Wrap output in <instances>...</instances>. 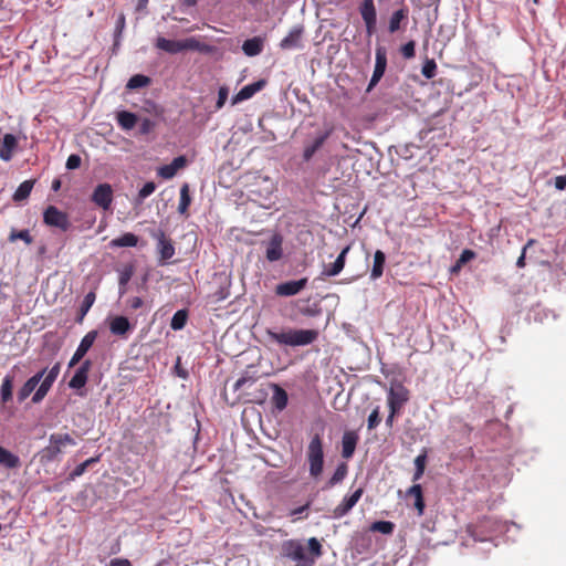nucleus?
I'll return each mask as SVG.
<instances>
[{
	"mask_svg": "<svg viewBox=\"0 0 566 566\" xmlns=\"http://www.w3.org/2000/svg\"><path fill=\"white\" fill-rule=\"evenodd\" d=\"M406 497L413 499V506L417 510L419 516L423 515L426 503L423 499V492L420 484L416 483L406 491Z\"/></svg>",
	"mask_w": 566,
	"mask_h": 566,
	"instance_id": "393cba45",
	"label": "nucleus"
},
{
	"mask_svg": "<svg viewBox=\"0 0 566 566\" xmlns=\"http://www.w3.org/2000/svg\"><path fill=\"white\" fill-rule=\"evenodd\" d=\"M408 15V10L405 8H401L397 11H395L389 20L388 30L390 33H395L400 29L401 21L406 20Z\"/></svg>",
	"mask_w": 566,
	"mask_h": 566,
	"instance_id": "e433bc0d",
	"label": "nucleus"
},
{
	"mask_svg": "<svg viewBox=\"0 0 566 566\" xmlns=\"http://www.w3.org/2000/svg\"><path fill=\"white\" fill-rule=\"evenodd\" d=\"M364 489L358 488L356 491H354L350 495H346L342 502L334 507L332 511V516L334 518H342L345 515H347L352 509L357 504V502L363 496Z\"/></svg>",
	"mask_w": 566,
	"mask_h": 566,
	"instance_id": "9b49d317",
	"label": "nucleus"
},
{
	"mask_svg": "<svg viewBox=\"0 0 566 566\" xmlns=\"http://www.w3.org/2000/svg\"><path fill=\"white\" fill-rule=\"evenodd\" d=\"M308 553L298 539H287L282 543V556L296 563V566H314L315 560L323 555V547L316 537L307 541Z\"/></svg>",
	"mask_w": 566,
	"mask_h": 566,
	"instance_id": "f257e3e1",
	"label": "nucleus"
},
{
	"mask_svg": "<svg viewBox=\"0 0 566 566\" xmlns=\"http://www.w3.org/2000/svg\"><path fill=\"white\" fill-rule=\"evenodd\" d=\"M249 381H250V382H254V381H255V378H254V377H249V376H242V377H240V378L235 381V384H234V386H233L234 390H239V389H241V388H242L247 382H249Z\"/></svg>",
	"mask_w": 566,
	"mask_h": 566,
	"instance_id": "13d9d810",
	"label": "nucleus"
},
{
	"mask_svg": "<svg viewBox=\"0 0 566 566\" xmlns=\"http://www.w3.org/2000/svg\"><path fill=\"white\" fill-rule=\"evenodd\" d=\"M400 412H401V411L396 410V409H395V411H394L392 409H389V415H388V416H387V418H386V426H387L388 428H392V426H394V421H395V418H396V416H398Z\"/></svg>",
	"mask_w": 566,
	"mask_h": 566,
	"instance_id": "680f3d73",
	"label": "nucleus"
},
{
	"mask_svg": "<svg viewBox=\"0 0 566 566\" xmlns=\"http://www.w3.org/2000/svg\"><path fill=\"white\" fill-rule=\"evenodd\" d=\"M158 243L157 249L160 255V261L165 262L171 259L175 254V247L170 239H168L164 231H159L156 235Z\"/></svg>",
	"mask_w": 566,
	"mask_h": 566,
	"instance_id": "412c9836",
	"label": "nucleus"
},
{
	"mask_svg": "<svg viewBox=\"0 0 566 566\" xmlns=\"http://www.w3.org/2000/svg\"><path fill=\"white\" fill-rule=\"evenodd\" d=\"M307 277H302L295 281H286L275 286V294L282 297L294 296L304 290L307 285Z\"/></svg>",
	"mask_w": 566,
	"mask_h": 566,
	"instance_id": "ddd939ff",
	"label": "nucleus"
},
{
	"mask_svg": "<svg viewBox=\"0 0 566 566\" xmlns=\"http://www.w3.org/2000/svg\"><path fill=\"white\" fill-rule=\"evenodd\" d=\"M138 237L132 232H126L123 235L115 238L111 241L112 248L136 247Z\"/></svg>",
	"mask_w": 566,
	"mask_h": 566,
	"instance_id": "473e14b6",
	"label": "nucleus"
},
{
	"mask_svg": "<svg viewBox=\"0 0 566 566\" xmlns=\"http://www.w3.org/2000/svg\"><path fill=\"white\" fill-rule=\"evenodd\" d=\"M155 127V123L149 118H144L140 123V133L148 134Z\"/></svg>",
	"mask_w": 566,
	"mask_h": 566,
	"instance_id": "4d7b16f0",
	"label": "nucleus"
},
{
	"mask_svg": "<svg viewBox=\"0 0 566 566\" xmlns=\"http://www.w3.org/2000/svg\"><path fill=\"white\" fill-rule=\"evenodd\" d=\"M427 464V452L423 451L421 454L417 455L415 459V467L419 470H426Z\"/></svg>",
	"mask_w": 566,
	"mask_h": 566,
	"instance_id": "6e6d98bb",
	"label": "nucleus"
},
{
	"mask_svg": "<svg viewBox=\"0 0 566 566\" xmlns=\"http://www.w3.org/2000/svg\"><path fill=\"white\" fill-rule=\"evenodd\" d=\"M416 43L413 41H409L403 44L400 49V52L405 59H412L416 54Z\"/></svg>",
	"mask_w": 566,
	"mask_h": 566,
	"instance_id": "8fccbe9b",
	"label": "nucleus"
},
{
	"mask_svg": "<svg viewBox=\"0 0 566 566\" xmlns=\"http://www.w3.org/2000/svg\"><path fill=\"white\" fill-rule=\"evenodd\" d=\"M266 84L265 80H259L254 83L248 84L243 86L232 99V104H237L239 102L251 98L255 93L261 91Z\"/></svg>",
	"mask_w": 566,
	"mask_h": 566,
	"instance_id": "a211bd4d",
	"label": "nucleus"
},
{
	"mask_svg": "<svg viewBox=\"0 0 566 566\" xmlns=\"http://www.w3.org/2000/svg\"><path fill=\"white\" fill-rule=\"evenodd\" d=\"M476 256L475 252L470 250V249H464L460 256H459V260H460V264H465L468 263L469 261L473 260L474 258Z\"/></svg>",
	"mask_w": 566,
	"mask_h": 566,
	"instance_id": "864d4df0",
	"label": "nucleus"
},
{
	"mask_svg": "<svg viewBox=\"0 0 566 566\" xmlns=\"http://www.w3.org/2000/svg\"><path fill=\"white\" fill-rule=\"evenodd\" d=\"M410 399L409 389L399 380H391L387 391V403L389 409L401 411Z\"/></svg>",
	"mask_w": 566,
	"mask_h": 566,
	"instance_id": "39448f33",
	"label": "nucleus"
},
{
	"mask_svg": "<svg viewBox=\"0 0 566 566\" xmlns=\"http://www.w3.org/2000/svg\"><path fill=\"white\" fill-rule=\"evenodd\" d=\"M34 182V180H25L21 182L13 193V201L20 202L28 199L33 189Z\"/></svg>",
	"mask_w": 566,
	"mask_h": 566,
	"instance_id": "72a5a7b5",
	"label": "nucleus"
},
{
	"mask_svg": "<svg viewBox=\"0 0 566 566\" xmlns=\"http://www.w3.org/2000/svg\"><path fill=\"white\" fill-rule=\"evenodd\" d=\"M132 271H125L119 276V285H126L130 280Z\"/></svg>",
	"mask_w": 566,
	"mask_h": 566,
	"instance_id": "69168bd1",
	"label": "nucleus"
},
{
	"mask_svg": "<svg viewBox=\"0 0 566 566\" xmlns=\"http://www.w3.org/2000/svg\"><path fill=\"white\" fill-rule=\"evenodd\" d=\"M349 250H350L349 245L345 247L340 251V253L338 254L336 260L333 263H331V264H328V265H326L324 268L322 274L324 276H336V275H338L343 271V269L345 266L346 255H347Z\"/></svg>",
	"mask_w": 566,
	"mask_h": 566,
	"instance_id": "4be33fe9",
	"label": "nucleus"
},
{
	"mask_svg": "<svg viewBox=\"0 0 566 566\" xmlns=\"http://www.w3.org/2000/svg\"><path fill=\"white\" fill-rule=\"evenodd\" d=\"M188 319V312L186 310L177 311L170 322V327L174 331H180L185 327Z\"/></svg>",
	"mask_w": 566,
	"mask_h": 566,
	"instance_id": "a19ab883",
	"label": "nucleus"
},
{
	"mask_svg": "<svg viewBox=\"0 0 566 566\" xmlns=\"http://www.w3.org/2000/svg\"><path fill=\"white\" fill-rule=\"evenodd\" d=\"M283 238L280 234H274L269 241L265 250V256L268 261L275 262L279 261L283 255L282 249Z\"/></svg>",
	"mask_w": 566,
	"mask_h": 566,
	"instance_id": "aec40b11",
	"label": "nucleus"
},
{
	"mask_svg": "<svg viewBox=\"0 0 566 566\" xmlns=\"http://www.w3.org/2000/svg\"><path fill=\"white\" fill-rule=\"evenodd\" d=\"M109 331L113 335L127 338L128 334L133 331V325L126 316L117 315L109 319Z\"/></svg>",
	"mask_w": 566,
	"mask_h": 566,
	"instance_id": "2eb2a0df",
	"label": "nucleus"
},
{
	"mask_svg": "<svg viewBox=\"0 0 566 566\" xmlns=\"http://www.w3.org/2000/svg\"><path fill=\"white\" fill-rule=\"evenodd\" d=\"M43 222L51 228H57L65 232L71 228L69 214L59 210L55 206H48L43 211Z\"/></svg>",
	"mask_w": 566,
	"mask_h": 566,
	"instance_id": "423d86ee",
	"label": "nucleus"
},
{
	"mask_svg": "<svg viewBox=\"0 0 566 566\" xmlns=\"http://www.w3.org/2000/svg\"><path fill=\"white\" fill-rule=\"evenodd\" d=\"M124 28H125V15L122 13V14H119V17L117 19L116 30L118 32H122Z\"/></svg>",
	"mask_w": 566,
	"mask_h": 566,
	"instance_id": "338daca9",
	"label": "nucleus"
},
{
	"mask_svg": "<svg viewBox=\"0 0 566 566\" xmlns=\"http://www.w3.org/2000/svg\"><path fill=\"white\" fill-rule=\"evenodd\" d=\"M228 88L227 87H220L218 92V99H217V108L223 107V105L227 102L228 98Z\"/></svg>",
	"mask_w": 566,
	"mask_h": 566,
	"instance_id": "5fc2aeb1",
	"label": "nucleus"
},
{
	"mask_svg": "<svg viewBox=\"0 0 566 566\" xmlns=\"http://www.w3.org/2000/svg\"><path fill=\"white\" fill-rule=\"evenodd\" d=\"M98 461V457L96 458H90L87 459L86 461H84L83 463L78 464L71 473H70V480H74L78 476H81L82 474H84V472L86 471V469Z\"/></svg>",
	"mask_w": 566,
	"mask_h": 566,
	"instance_id": "c03bdc74",
	"label": "nucleus"
},
{
	"mask_svg": "<svg viewBox=\"0 0 566 566\" xmlns=\"http://www.w3.org/2000/svg\"><path fill=\"white\" fill-rule=\"evenodd\" d=\"M272 388H273L272 402L277 410L282 411L287 406V401H289L287 394L282 387H280L276 384H272Z\"/></svg>",
	"mask_w": 566,
	"mask_h": 566,
	"instance_id": "7c9ffc66",
	"label": "nucleus"
},
{
	"mask_svg": "<svg viewBox=\"0 0 566 566\" xmlns=\"http://www.w3.org/2000/svg\"><path fill=\"white\" fill-rule=\"evenodd\" d=\"M59 374H60V363H56L48 371V374L43 376L42 380L40 381L41 384H40L39 388L36 389V391L34 392V395L32 397V401L34 403H38V402H40V401H42L44 399V397L46 396L48 391L52 387L53 382L57 378Z\"/></svg>",
	"mask_w": 566,
	"mask_h": 566,
	"instance_id": "9d476101",
	"label": "nucleus"
},
{
	"mask_svg": "<svg viewBox=\"0 0 566 566\" xmlns=\"http://www.w3.org/2000/svg\"><path fill=\"white\" fill-rule=\"evenodd\" d=\"M266 335L270 338V340L276 343L277 345L298 347L314 343L318 337V332L316 329L294 328H289L282 332L266 329Z\"/></svg>",
	"mask_w": 566,
	"mask_h": 566,
	"instance_id": "f03ea898",
	"label": "nucleus"
},
{
	"mask_svg": "<svg viewBox=\"0 0 566 566\" xmlns=\"http://www.w3.org/2000/svg\"><path fill=\"white\" fill-rule=\"evenodd\" d=\"M328 136H329V132H326V133L319 135L318 137H316L311 145L305 146L304 151H303V158L305 161H308L312 159L314 154L324 145V143L326 142Z\"/></svg>",
	"mask_w": 566,
	"mask_h": 566,
	"instance_id": "c756f323",
	"label": "nucleus"
},
{
	"mask_svg": "<svg viewBox=\"0 0 566 566\" xmlns=\"http://www.w3.org/2000/svg\"><path fill=\"white\" fill-rule=\"evenodd\" d=\"M49 446L45 448L50 460L55 459L66 446H75L74 438L69 433H52L49 438Z\"/></svg>",
	"mask_w": 566,
	"mask_h": 566,
	"instance_id": "0eeeda50",
	"label": "nucleus"
},
{
	"mask_svg": "<svg viewBox=\"0 0 566 566\" xmlns=\"http://www.w3.org/2000/svg\"><path fill=\"white\" fill-rule=\"evenodd\" d=\"M12 389H13V377L7 375L0 387V400L4 405L12 400Z\"/></svg>",
	"mask_w": 566,
	"mask_h": 566,
	"instance_id": "c9c22d12",
	"label": "nucleus"
},
{
	"mask_svg": "<svg viewBox=\"0 0 566 566\" xmlns=\"http://www.w3.org/2000/svg\"><path fill=\"white\" fill-rule=\"evenodd\" d=\"M395 524L390 521H377L374 522L370 526V531L379 532L385 535H389L394 532Z\"/></svg>",
	"mask_w": 566,
	"mask_h": 566,
	"instance_id": "79ce46f5",
	"label": "nucleus"
},
{
	"mask_svg": "<svg viewBox=\"0 0 566 566\" xmlns=\"http://www.w3.org/2000/svg\"><path fill=\"white\" fill-rule=\"evenodd\" d=\"M45 374L46 369H42L25 381L18 392L19 401L25 400L34 391Z\"/></svg>",
	"mask_w": 566,
	"mask_h": 566,
	"instance_id": "b1692460",
	"label": "nucleus"
},
{
	"mask_svg": "<svg viewBox=\"0 0 566 566\" xmlns=\"http://www.w3.org/2000/svg\"><path fill=\"white\" fill-rule=\"evenodd\" d=\"M150 83V78L146 75L136 74L132 76L127 83V87L130 90L145 87Z\"/></svg>",
	"mask_w": 566,
	"mask_h": 566,
	"instance_id": "37998d69",
	"label": "nucleus"
},
{
	"mask_svg": "<svg viewBox=\"0 0 566 566\" xmlns=\"http://www.w3.org/2000/svg\"><path fill=\"white\" fill-rule=\"evenodd\" d=\"M535 243V240L534 239H530L527 241V243L523 247L522 249V253L521 255L518 256L517 261H516V266L517 268H524L525 266V258H526V251L530 247H532L533 244Z\"/></svg>",
	"mask_w": 566,
	"mask_h": 566,
	"instance_id": "3c124183",
	"label": "nucleus"
},
{
	"mask_svg": "<svg viewBox=\"0 0 566 566\" xmlns=\"http://www.w3.org/2000/svg\"><path fill=\"white\" fill-rule=\"evenodd\" d=\"M304 28L302 25L294 27L289 34L281 40L280 48L282 50H293L302 48V36Z\"/></svg>",
	"mask_w": 566,
	"mask_h": 566,
	"instance_id": "dca6fc26",
	"label": "nucleus"
},
{
	"mask_svg": "<svg viewBox=\"0 0 566 566\" xmlns=\"http://www.w3.org/2000/svg\"><path fill=\"white\" fill-rule=\"evenodd\" d=\"M156 190V184L154 181L146 182L143 188L138 191V200L143 201L149 197Z\"/></svg>",
	"mask_w": 566,
	"mask_h": 566,
	"instance_id": "09e8293b",
	"label": "nucleus"
},
{
	"mask_svg": "<svg viewBox=\"0 0 566 566\" xmlns=\"http://www.w3.org/2000/svg\"><path fill=\"white\" fill-rule=\"evenodd\" d=\"M387 67V51L385 46H377L375 53V69L369 81L367 92H370L381 80Z\"/></svg>",
	"mask_w": 566,
	"mask_h": 566,
	"instance_id": "6e6552de",
	"label": "nucleus"
},
{
	"mask_svg": "<svg viewBox=\"0 0 566 566\" xmlns=\"http://www.w3.org/2000/svg\"><path fill=\"white\" fill-rule=\"evenodd\" d=\"M359 13L365 23L366 33L373 35L377 24V11L374 0H363L359 4Z\"/></svg>",
	"mask_w": 566,
	"mask_h": 566,
	"instance_id": "1a4fd4ad",
	"label": "nucleus"
},
{
	"mask_svg": "<svg viewBox=\"0 0 566 566\" xmlns=\"http://www.w3.org/2000/svg\"><path fill=\"white\" fill-rule=\"evenodd\" d=\"M82 159L78 155L72 154L66 160V168L70 170L77 169L81 166Z\"/></svg>",
	"mask_w": 566,
	"mask_h": 566,
	"instance_id": "603ef678",
	"label": "nucleus"
},
{
	"mask_svg": "<svg viewBox=\"0 0 566 566\" xmlns=\"http://www.w3.org/2000/svg\"><path fill=\"white\" fill-rule=\"evenodd\" d=\"M88 377L83 374L75 371L74 376L71 378L69 386L73 389H81L87 382Z\"/></svg>",
	"mask_w": 566,
	"mask_h": 566,
	"instance_id": "de8ad7c7",
	"label": "nucleus"
},
{
	"mask_svg": "<svg viewBox=\"0 0 566 566\" xmlns=\"http://www.w3.org/2000/svg\"><path fill=\"white\" fill-rule=\"evenodd\" d=\"M264 48V40L260 36L248 39L242 44V51L247 56L259 55Z\"/></svg>",
	"mask_w": 566,
	"mask_h": 566,
	"instance_id": "a878e982",
	"label": "nucleus"
},
{
	"mask_svg": "<svg viewBox=\"0 0 566 566\" xmlns=\"http://www.w3.org/2000/svg\"><path fill=\"white\" fill-rule=\"evenodd\" d=\"M306 461L308 464L310 476L318 480L324 470V446L319 433L312 436L306 448Z\"/></svg>",
	"mask_w": 566,
	"mask_h": 566,
	"instance_id": "7ed1b4c3",
	"label": "nucleus"
},
{
	"mask_svg": "<svg viewBox=\"0 0 566 566\" xmlns=\"http://www.w3.org/2000/svg\"><path fill=\"white\" fill-rule=\"evenodd\" d=\"M298 314L306 317H316L322 314V307L318 303H310V300L297 302Z\"/></svg>",
	"mask_w": 566,
	"mask_h": 566,
	"instance_id": "bb28decb",
	"label": "nucleus"
},
{
	"mask_svg": "<svg viewBox=\"0 0 566 566\" xmlns=\"http://www.w3.org/2000/svg\"><path fill=\"white\" fill-rule=\"evenodd\" d=\"M109 566H132L127 558H114L109 562Z\"/></svg>",
	"mask_w": 566,
	"mask_h": 566,
	"instance_id": "0e129e2a",
	"label": "nucleus"
},
{
	"mask_svg": "<svg viewBox=\"0 0 566 566\" xmlns=\"http://www.w3.org/2000/svg\"><path fill=\"white\" fill-rule=\"evenodd\" d=\"M554 185L557 190H565L566 189V174L564 176H557L555 178Z\"/></svg>",
	"mask_w": 566,
	"mask_h": 566,
	"instance_id": "052dcab7",
	"label": "nucleus"
},
{
	"mask_svg": "<svg viewBox=\"0 0 566 566\" xmlns=\"http://www.w3.org/2000/svg\"><path fill=\"white\" fill-rule=\"evenodd\" d=\"M310 507V503L291 511V515H298L304 513Z\"/></svg>",
	"mask_w": 566,
	"mask_h": 566,
	"instance_id": "774afa93",
	"label": "nucleus"
},
{
	"mask_svg": "<svg viewBox=\"0 0 566 566\" xmlns=\"http://www.w3.org/2000/svg\"><path fill=\"white\" fill-rule=\"evenodd\" d=\"M187 166V159L185 156H178L169 165H164L158 168L157 175L164 179H171L176 176L179 169Z\"/></svg>",
	"mask_w": 566,
	"mask_h": 566,
	"instance_id": "f3484780",
	"label": "nucleus"
},
{
	"mask_svg": "<svg viewBox=\"0 0 566 566\" xmlns=\"http://www.w3.org/2000/svg\"><path fill=\"white\" fill-rule=\"evenodd\" d=\"M18 148V138L12 134H6L0 144V159L10 161Z\"/></svg>",
	"mask_w": 566,
	"mask_h": 566,
	"instance_id": "6ab92c4d",
	"label": "nucleus"
},
{
	"mask_svg": "<svg viewBox=\"0 0 566 566\" xmlns=\"http://www.w3.org/2000/svg\"><path fill=\"white\" fill-rule=\"evenodd\" d=\"M359 440L358 434L355 431H346L342 438V457L349 459L353 457L357 442Z\"/></svg>",
	"mask_w": 566,
	"mask_h": 566,
	"instance_id": "5701e85b",
	"label": "nucleus"
},
{
	"mask_svg": "<svg viewBox=\"0 0 566 566\" xmlns=\"http://www.w3.org/2000/svg\"><path fill=\"white\" fill-rule=\"evenodd\" d=\"M8 240L11 243L15 242L17 240H22L27 245H30L33 242V238L30 234V231L27 229L25 230L11 229Z\"/></svg>",
	"mask_w": 566,
	"mask_h": 566,
	"instance_id": "ea45409f",
	"label": "nucleus"
},
{
	"mask_svg": "<svg viewBox=\"0 0 566 566\" xmlns=\"http://www.w3.org/2000/svg\"><path fill=\"white\" fill-rule=\"evenodd\" d=\"M381 421V418H380V408L379 406H377L373 411L369 415L368 417V420H367V429L369 431L374 430L375 428H377L379 426Z\"/></svg>",
	"mask_w": 566,
	"mask_h": 566,
	"instance_id": "49530a36",
	"label": "nucleus"
},
{
	"mask_svg": "<svg viewBox=\"0 0 566 566\" xmlns=\"http://www.w3.org/2000/svg\"><path fill=\"white\" fill-rule=\"evenodd\" d=\"M96 295L94 292H88L81 304V307L78 310V314L76 317V323H82L87 312L91 310L95 302Z\"/></svg>",
	"mask_w": 566,
	"mask_h": 566,
	"instance_id": "4c0bfd02",
	"label": "nucleus"
},
{
	"mask_svg": "<svg viewBox=\"0 0 566 566\" xmlns=\"http://www.w3.org/2000/svg\"><path fill=\"white\" fill-rule=\"evenodd\" d=\"M348 473V465L345 462H342L337 465L336 470L334 471L331 479L326 482L323 490H328L334 488L335 485L343 482V480L346 478Z\"/></svg>",
	"mask_w": 566,
	"mask_h": 566,
	"instance_id": "c85d7f7f",
	"label": "nucleus"
},
{
	"mask_svg": "<svg viewBox=\"0 0 566 566\" xmlns=\"http://www.w3.org/2000/svg\"><path fill=\"white\" fill-rule=\"evenodd\" d=\"M92 201L104 210L111 208L113 189L109 184H99L92 193Z\"/></svg>",
	"mask_w": 566,
	"mask_h": 566,
	"instance_id": "f8f14e48",
	"label": "nucleus"
},
{
	"mask_svg": "<svg viewBox=\"0 0 566 566\" xmlns=\"http://www.w3.org/2000/svg\"><path fill=\"white\" fill-rule=\"evenodd\" d=\"M137 116L134 113L122 111L117 114L118 125L126 130L133 129L137 124Z\"/></svg>",
	"mask_w": 566,
	"mask_h": 566,
	"instance_id": "f704fd0d",
	"label": "nucleus"
},
{
	"mask_svg": "<svg viewBox=\"0 0 566 566\" xmlns=\"http://www.w3.org/2000/svg\"><path fill=\"white\" fill-rule=\"evenodd\" d=\"M156 48L170 54H176L185 50H193L205 53L211 52L210 45L200 42L196 38H188L185 40H168L166 38L159 36L156 40Z\"/></svg>",
	"mask_w": 566,
	"mask_h": 566,
	"instance_id": "20e7f679",
	"label": "nucleus"
},
{
	"mask_svg": "<svg viewBox=\"0 0 566 566\" xmlns=\"http://www.w3.org/2000/svg\"><path fill=\"white\" fill-rule=\"evenodd\" d=\"M0 465L6 469H17L21 465V461L18 455L0 446Z\"/></svg>",
	"mask_w": 566,
	"mask_h": 566,
	"instance_id": "cd10ccee",
	"label": "nucleus"
},
{
	"mask_svg": "<svg viewBox=\"0 0 566 566\" xmlns=\"http://www.w3.org/2000/svg\"><path fill=\"white\" fill-rule=\"evenodd\" d=\"M92 368V361L90 359L84 360L81 366L77 368V373L85 375L88 377V373Z\"/></svg>",
	"mask_w": 566,
	"mask_h": 566,
	"instance_id": "bf43d9fd",
	"label": "nucleus"
},
{
	"mask_svg": "<svg viewBox=\"0 0 566 566\" xmlns=\"http://www.w3.org/2000/svg\"><path fill=\"white\" fill-rule=\"evenodd\" d=\"M129 307L138 310L144 305V301L139 296H134L128 301Z\"/></svg>",
	"mask_w": 566,
	"mask_h": 566,
	"instance_id": "e2e57ef3",
	"label": "nucleus"
},
{
	"mask_svg": "<svg viewBox=\"0 0 566 566\" xmlns=\"http://www.w3.org/2000/svg\"><path fill=\"white\" fill-rule=\"evenodd\" d=\"M385 263L386 254L381 250H377L374 254V264L370 272L373 280L379 279L382 275Z\"/></svg>",
	"mask_w": 566,
	"mask_h": 566,
	"instance_id": "2f4dec72",
	"label": "nucleus"
},
{
	"mask_svg": "<svg viewBox=\"0 0 566 566\" xmlns=\"http://www.w3.org/2000/svg\"><path fill=\"white\" fill-rule=\"evenodd\" d=\"M190 203H191V197L189 193V185L184 184L180 188V199H179V205H178V212L180 214H186L189 209Z\"/></svg>",
	"mask_w": 566,
	"mask_h": 566,
	"instance_id": "58836bf2",
	"label": "nucleus"
},
{
	"mask_svg": "<svg viewBox=\"0 0 566 566\" xmlns=\"http://www.w3.org/2000/svg\"><path fill=\"white\" fill-rule=\"evenodd\" d=\"M96 337L97 331H91L82 338L78 347L76 348L71 360L69 361V368L74 367L83 359V357L93 346L94 342L96 340Z\"/></svg>",
	"mask_w": 566,
	"mask_h": 566,
	"instance_id": "4468645a",
	"label": "nucleus"
},
{
	"mask_svg": "<svg viewBox=\"0 0 566 566\" xmlns=\"http://www.w3.org/2000/svg\"><path fill=\"white\" fill-rule=\"evenodd\" d=\"M437 73V64L433 59L426 60V62L422 65L421 74L430 80L436 76Z\"/></svg>",
	"mask_w": 566,
	"mask_h": 566,
	"instance_id": "a18cd8bd",
	"label": "nucleus"
}]
</instances>
